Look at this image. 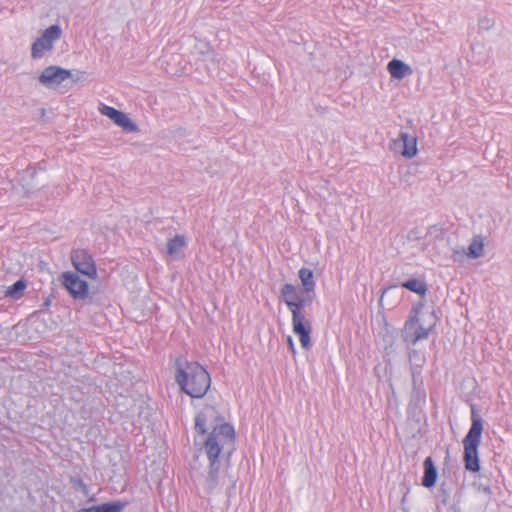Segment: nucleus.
<instances>
[{
  "label": "nucleus",
  "mask_w": 512,
  "mask_h": 512,
  "mask_svg": "<svg viewBox=\"0 0 512 512\" xmlns=\"http://www.w3.org/2000/svg\"><path fill=\"white\" fill-rule=\"evenodd\" d=\"M175 380L181 390L193 398H202L211 385V378L206 369L197 362H175Z\"/></svg>",
  "instance_id": "nucleus-1"
},
{
  "label": "nucleus",
  "mask_w": 512,
  "mask_h": 512,
  "mask_svg": "<svg viewBox=\"0 0 512 512\" xmlns=\"http://www.w3.org/2000/svg\"><path fill=\"white\" fill-rule=\"evenodd\" d=\"M483 432V421L476 411L475 407L471 408V427L467 435L463 439L464 446V466L470 472H478L480 470L478 447L481 442Z\"/></svg>",
  "instance_id": "nucleus-2"
},
{
  "label": "nucleus",
  "mask_w": 512,
  "mask_h": 512,
  "mask_svg": "<svg viewBox=\"0 0 512 512\" xmlns=\"http://www.w3.org/2000/svg\"><path fill=\"white\" fill-rule=\"evenodd\" d=\"M314 297L315 294H305V296H299L295 302L288 303V309L292 314L293 332L299 336L301 346L304 349H309L311 346L310 334L312 327L301 310L309 305Z\"/></svg>",
  "instance_id": "nucleus-3"
},
{
  "label": "nucleus",
  "mask_w": 512,
  "mask_h": 512,
  "mask_svg": "<svg viewBox=\"0 0 512 512\" xmlns=\"http://www.w3.org/2000/svg\"><path fill=\"white\" fill-rule=\"evenodd\" d=\"M235 441V430L232 425L222 423L215 426L208 435L204 448L209 463L219 462L218 457L225 446H233Z\"/></svg>",
  "instance_id": "nucleus-4"
},
{
  "label": "nucleus",
  "mask_w": 512,
  "mask_h": 512,
  "mask_svg": "<svg viewBox=\"0 0 512 512\" xmlns=\"http://www.w3.org/2000/svg\"><path fill=\"white\" fill-rule=\"evenodd\" d=\"M83 72L77 71L75 76L71 70L64 69L60 66L51 65L46 67L38 76V81L41 85L48 89L58 88L64 81L71 78L74 82L80 80L78 75H82Z\"/></svg>",
  "instance_id": "nucleus-5"
},
{
  "label": "nucleus",
  "mask_w": 512,
  "mask_h": 512,
  "mask_svg": "<svg viewBox=\"0 0 512 512\" xmlns=\"http://www.w3.org/2000/svg\"><path fill=\"white\" fill-rule=\"evenodd\" d=\"M62 36V29L58 24L46 28L31 46V57L34 60L41 59L46 52H50L54 43Z\"/></svg>",
  "instance_id": "nucleus-6"
},
{
  "label": "nucleus",
  "mask_w": 512,
  "mask_h": 512,
  "mask_svg": "<svg viewBox=\"0 0 512 512\" xmlns=\"http://www.w3.org/2000/svg\"><path fill=\"white\" fill-rule=\"evenodd\" d=\"M71 261L74 268L91 279L97 277V269L91 254L85 249H75L71 252Z\"/></svg>",
  "instance_id": "nucleus-7"
},
{
  "label": "nucleus",
  "mask_w": 512,
  "mask_h": 512,
  "mask_svg": "<svg viewBox=\"0 0 512 512\" xmlns=\"http://www.w3.org/2000/svg\"><path fill=\"white\" fill-rule=\"evenodd\" d=\"M62 284L74 299H85L88 296V284L77 273H62Z\"/></svg>",
  "instance_id": "nucleus-8"
},
{
  "label": "nucleus",
  "mask_w": 512,
  "mask_h": 512,
  "mask_svg": "<svg viewBox=\"0 0 512 512\" xmlns=\"http://www.w3.org/2000/svg\"><path fill=\"white\" fill-rule=\"evenodd\" d=\"M99 112L108 117L113 121L114 124L121 127L125 132L128 133H137L139 131V127L136 123H134L126 113L119 111L113 107L107 106L105 104H101L99 106Z\"/></svg>",
  "instance_id": "nucleus-9"
},
{
  "label": "nucleus",
  "mask_w": 512,
  "mask_h": 512,
  "mask_svg": "<svg viewBox=\"0 0 512 512\" xmlns=\"http://www.w3.org/2000/svg\"><path fill=\"white\" fill-rule=\"evenodd\" d=\"M432 325L423 327L416 317L411 318L405 323V341L416 344L419 340L428 338Z\"/></svg>",
  "instance_id": "nucleus-10"
},
{
  "label": "nucleus",
  "mask_w": 512,
  "mask_h": 512,
  "mask_svg": "<svg viewBox=\"0 0 512 512\" xmlns=\"http://www.w3.org/2000/svg\"><path fill=\"white\" fill-rule=\"evenodd\" d=\"M394 150L401 149V154L407 159H411L417 154V139L406 132H400L399 137L393 141Z\"/></svg>",
  "instance_id": "nucleus-11"
},
{
  "label": "nucleus",
  "mask_w": 512,
  "mask_h": 512,
  "mask_svg": "<svg viewBox=\"0 0 512 512\" xmlns=\"http://www.w3.org/2000/svg\"><path fill=\"white\" fill-rule=\"evenodd\" d=\"M484 251V243L480 236H476L472 239L471 243L468 246L467 251L463 248L460 250H453L452 258L454 261L460 260V258L463 257V255H466L467 257L471 259L479 258L483 255Z\"/></svg>",
  "instance_id": "nucleus-12"
},
{
  "label": "nucleus",
  "mask_w": 512,
  "mask_h": 512,
  "mask_svg": "<svg viewBox=\"0 0 512 512\" xmlns=\"http://www.w3.org/2000/svg\"><path fill=\"white\" fill-rule=\"evenodd\" d=\"M187 245V239L184 235H176L167 242V254L173 259L183 257V250Z\"/></svg>",
  "instance_id": "nucleus-13"
},
{
  "label": "nucleus",
  "mask_w": 512,
  "mask_h": 512,
  "mask_svg": "<svg viewBox=\"0 0 512 512\" xmlns=\"http://www.w3.org/2000/svg\"><path fill=\"white\" fill-rule=\"evenodd\" d=\"M225 475L220 473V462L210 463L209 471L206 478V484L210 491L214 490L219 485H223Z\"/></svg>",
  "instance_id": "nucleus-14"
},
{
  "label": "nucleus",
  "mask_w": 512,
  "mask_h": 512,
  "mask_svg": "<svg viewBox=\"0 0 512 512\" xmlns=\"http://www.w3.org/2000/svg\"><path fill=\"white\" fill-rule=\"evenodd\" d=\"M387 69L391 77L398 80L403 79L412 72L410 66L399 59L391 60L387 65Z\"/></svg>",
  "instance_id": "nucleus-15"
},
{
  "label": "nucleus",
  "mask_w": 512,
  "mask_h": 512,
  "mask_svg": "<svg viewBox=\"0 0 512 512\" xmlns=\"http://www.w3.org/2000/svg\"><path fill=\"white\" fill-rule=\"evenodd\" d=\"M424 476L422 478V485L426 488H431L435 485L437 480V470L431 457H427L423 463Z\"/></svg>",
  "instance_id": "nucleus-16"
},
{
  "label": "nucleus",
  "mask_w": 512,
  "mask_h": 512,
  "mask_svg": "<svg viewBox=\"0 0 512 512\" xmlns=\"http://www.w3.org/2000/svg\"><path fill=\"white\" fill-rule=\"evenodd\" d=\"M215 410L213 407H206L195 417V430L204 435L207 432V422L210 418L214 417Z\"/></svg>",
  "instance_id": "nucleus-17"
},
{
  "label": "nucleus",
  "mask_w": 512,
  "mask_h": 512,
  "mask_svg": "<svg viewBox=\"0 0 512 512\" xmlns=\"http://www.w3.org/2000/svg\"><path fill=\"white\" fill-rule=\"evenodd\" d=\"M298 276L303 286V292L305 294H315V281L313 271L308 268H301L298 272Z\"/></svg>",
  "instance_id": "nucleus-18"
},
{
  "label": "nucleus",
  "mask_w": 512,
  "mask_h": 512,
  "mask_svg": "<svg viewBox=\"0 0 512 512\" xmlns=\"http://www.w3.org/2000/svg\"><path fill=\"white\" fill-rule=\"evenodd\" d=\"M299 296L297 288L294 285L286 283L282 286L281 297L287 306L289 302H295Z\"/></svg>",
  "instance_id": "nucleus-19"
},
{
  "label": "nucleus",
  "mask_w": 512,
  "mask_h": 512,
  "mask_svg": "<svg viewBox=\"0 0 512 512\" xmlns=\"http://www.w3.org/2000/svg\"><path fill=\"white\" fill-rule=\"evenodd\" d=\"M26 287V282L20 279L7 288V290L5 291V296L10 297L12 299H19L23 295Z\"/></svg>",
  "instance_id": "nucleus-20"
},
{
  "label": "nucleus",
  "mask_w": 512,
  "mask_h": 512,
  "mask_svg": "<svg viewBox=\"0 0 512 512\" xmlns=\"http://www.w3.org/2000/svg\"><path fill=\"white\" fill-rule=\"evenodd\" d=\"M402 287L415 292L419 295H424L427 291V285L424 281H421L419 279H410L406 282L402 283Z\"/></svg>",
  "instance_id": "nucleus-21"
},
{
  "label": "nucleus",
  "mask_w": 512,
  "mask_h": 512,
  "mask_svg": "<svg viewBox=\"0 0 512 512\" xmlns=\"http://www.w3.org/2000/svg\"><path fill=\"white\" fill-rule=\"evenodd\" d=\"M125 501H112L99 505L101 512H122L127 506Z\"/></svg>",
  "instance_id": "nucleus-22"
},
{
  "label": "nucleus",
  "mask_w": 512,
  "mask_h": 512,
  "mask_svg": "<svg viewBox=\"0 0 512 512\" xmlns=\"http://www.w3.org/2000/svg\"><path fill=\"white\" fill-rule=\"evenodd\" d=\"M36 175V169L29 167L23 172V179H33Z\"/></svg>",
  "instance_id": "nucleus-23"
},
{
  "label": "nucleus",
  "mask_w": 512,
  "mask_h": 512,
  "mask_svg": "<svg viewBox=\"0 0 512 512\" xmlns=\"http://www.w3.org/2000/svg\"><path fill=\"white\" fill-rule=\"evenodd\" d=\"M73 483L76 487L81 489L84 493H87V486L84 484V482L81 479H74Z\"/></svg>",
  "instance_id": "nucleus-24"
},
{
  "label": "nucleus",
  "mask_w": 512,
  "mask_h": 512,
  "mask_svg": "<svg viewBox=\"0 0 512 512\" xmlns=\"http://www.w3.org/2000/svg\"><path fill=\"white\" fill-rule=\"evenodd\" d=\"M79 512H101V511H100L99 505H96V506H92L89 508L81 509V510H79Z\"/></svg>",
  "instance_id": "nucleus-25"
},
{
  "label": "nucleus",
  "mask_w": 512,
  "mask_h": 512,
  "mask_svg": "<svg viewBox=\"0 0 512 512\" xmlns=\"http://www.w3.org/2000/svg\"><path fill=\"white\" fill-rule=\"evenodd\" d=\"M288 345H289V348L295 352V348H294V343H293V340L291 337H288Z\"/></svg>",
  "instance_id": "nucleus-26"
},
{
  "label": "nucleus",
  "mask_w": 512,
  "mask_h": 512,
  "mask_svg": "<svg viewBox=\"0 0 512 512\" xmlns=\"http://www.w3.org/2000/svg\"><path fill=\"white\" fill-rule=\"evenodd\" d=\"M440 491L442 492L443 496H444V500L443 502L445 503L447 498H448V494L446 493V491L441 487Z\"/></svg>",
  "instance_id": "nucleus-27"
},
{
  "label": "nucleus",
  "mask_w": 512,
  "mask_h": 512,
  "mask_svg": "<svg viewBox=\"0 0 512 512\" xmlns=\"http://www.w3.org/2000/svg\"><path fill=\"white\" fill-rule=\"evenodd\" d=\"M484 491H485L486 493H491V491H490V488H489V487L484 488Z\"/></svg>",
  "instance_id": "nucleus-28"
},
{
  "label": "nucleus",
  "mask_w": 512,
  "mask_h": 512,
  "mask_svg": "<svg viewBox=\"0 0 512 512\" xmlns=\"http://www.w3.org/2000/svg\"><path fill=\"white\" fill-rule=\"evenodd\" d=\"M415 233H416V232H414V231H410V233H409V238H411V235H412V234H415Z\"/></svg>",
  "instance_id": "nucleus-29"
},
{
  "label": "nucleus",
  "mask_w": 512,
  "mask_h": 512,
  "mask_svg": "<svg viewBox=\"0 0 512 512\" xmlns=\"http://www.w3.org/2000/svg\"><path fill=\"white\" fill-rule=\"evenodd\" d=\"M235 486V481H231V487L233 488Z\"/></svg>",
  "instance_id": "nucleus-30"
}]
</instances>
